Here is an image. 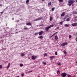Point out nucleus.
<instances>
[{
  "mask_svg": "<svg viewBox=\"0 0 77 77\" xmlns=\"http://www.w3.org/2000/svg\"><path fill=\"white\" fill-rule=\"evenodd\" d=\"M0 72H1L0 71Z\"/></svg>",
  "mask_w": 77,
  "mask_h": 77,
  "instance_id": "5fc2aeb1",
  "label": "nucleus"
},
{
  "mask_svg": "<svg viewBox=\"0 0 77 77\" xmlns=\"http://www.w3.org/2000/svg\"><path fill=\"white\" fill-rule=\"evenodd\" d=\"M49 29H50V28H49V26L45 28V30L46 31H48V30H49Z\"/></svg>",
  "mask_w": 77,
  "mask_h": 77,
  "instance_id": "0eeeda50",
  "label": "nucleus"
},
{
  "mask_svg": "<svg viewBox=\"0 0 77 77\" xmlns=\"http://www.w3.org/2000/svg\"><path fill=\"white\" fill-rule=\"evenodd\" d=\"M67 76L68 77H71V76L70 75H67Z\"/></svg>",
  "mask_w": 77,
  "mask_h": 77,
  "instance_id": "bb28decb",
  "label": "nucleus"
},
{
  "mask_svg": "<svg viewBox=\"0 0 77 77\" xmlns=\"http://www.w3.org/2000/svg\"><path fill=\"white\" fill-rule=\"evenodd\" d=\"M53 19V17H50V21H51Z\"/></svg>",
  "mask_w": 77,
  "mask_h": 77,
  "instance_id": "c85d7f7f",
  "label": "nucleus"
},
{
  "mask_svg": "<svg viewBox=\"0 0 77 77\" xmlns=\"http://www.w3.org/2000/svg\"><path fill=\"white\" fill-rule=\"evenodd\" d=\"M67 44H68V43L67 42H66L62 44L61 45V46H62V47H64L65 45H67Z\"/></svg>",
  "mask_w": 77,
  "mask_h": 77,
  "instance_id": "20e7f679",
  "label": "nucleus"
},
{
  "mask_svg": "<svg viewBox=\"0 0 77 77\" xmlns=\"http://www.w3.org/2000/svg\"><path fill=\"white\" fill-rule=\"evenodd\" d=\"M72 26H77V23H73L72 24Z\"/></svg>",
  "mask_w": 77,
  "mask_h": 77,
  "instance_id": "39448f33",
  "label": "nucleus"
},
{
  "mask_svg": "<svg viewBox=\"0 0 77 77\" xmlns=\"http://www.w3.org/2000/svg\"><path fill=\"white\" fill-rule=\"evenodd\" d=\"M57 74H60V71H59V69L57 70Z\"/></svg>",
  "mask_w": 77,
  "mask_h": 77,
  "instance_id": "aec40b11",
  "label": "nucleus"
},
{
  "mask_svg": "<svg viewBox=\"0 0 77 77\" xmlns=\"http://www.w3.org/2000/svg\"><path fill=\"white\" fill-rule=\"evenodd\" d=\"M44 33V31H41L40 32H39V35H42V34H43Z\"/></svg>",
  "mask_w": 77,
  "mask_h": 77,
  "instance_id": "423d86ee",
  "label": "nucleus"
},
{
  "mask_svg": "<svg viewBox=\"0 0 77 77\" xmlns=\"http://www.w3.org/2000/svg\"><path fill=\"white\" fill-rule=\"evenodd\" d=\"M51 5V2H50L49 3H48V5L49 6H50Z\"/></svg>",
  "mask_w": 77,
  "mask_h": 77,
  "instance_id": "5701e85b",
  "label": "nucleus"
},
{
  "mask_svg": "<svg viewBox=\"0 0 77 77\" xmlns=\"http://www.w3.org/2000/svg\"><path fill=\"white\" fill-rule=\"evenodd\" d=\"M36 57L35 56H32V59H35Z\"/></svg>",
  "mask_w": 77,
  "mask_h": 77,
  "instance_id": "1a4fd4ad",
  "label": "nucleus"
},
{
  "mask_svg": "<svg viewBox=\"0 0 77 77\" xmlns=\"http://www.w3.org/2000/svg\"><path fill=\"white\" fill-rule=\"evenodd\" d=\"M58 65H59V66H60L61 65V63H58Z\"/></svg>",
  "mask_w": 77,
  "mask_h": 77,
  "instance_id": "72a5a7b5",
  "label": "nucleus"
},
{
  "mask_svg": "<svg viewBox=\"0 0 77 77\" xmlns=\"http://www.w3.org/2000/svg\"><path fill=\"white\" fill-rule=\"evenodd\" d=\"M3 12H1V14H3Z\"/></svg>",
  "mask_w": 77,
  "mask_h": 77,
  "instance_id": "c03bdc74",
  "label": "nucleus"
},
{
  "mask_svg": "<svg viewBox=\"0 0 77 77\" xmlns=\"http://www.w3.org/2000/svg\"><path fill=\"white\" fill-rule=\"evenodd\" d=\"M42 0V1H44V0Z\"/></svg>",
  "mask_w": 77,
  "mask_h": 77,
  "instance_id": "8fccbe9b",
  "label": "nucleus"
},
{
  "mask_svg": "<svg viewBox=\"0 0 77 77\" xmlns=\"http://www.w3.org/2000/svg\"><path fill=\"white\" fill-rule=\"evenodd\" d=\"M66 18V17H65V18H64V20H65V18Z\"/></svg>",
  "mask_w": 77,
  "mask_h": 77,
  "instance_id": "de8ad7c7",
  "label": "nucleus"
},
{
  "mask_svg": "<svg viewBox=\"0 0 77 77\" xmlns=\"http://www.w3.org/2000/svg\"><path fill=\"white\" fill-rule=\"evenodd\" d=\"M21 56L22 57L24 56H25V54L24 53H22L21 54Z\"/></svg>",
  "mask_w": 77,
  "mask_h": 77,
  "instance_id": "6ab92c4d",
  "label": "nucleus"
},
{
  "mask_svg": "<svg viewBox=\"0 0 77 77\" xmlns=\"http://www.w3.org/2000/svg\"><path fill=\"white\" fill-rule=\"evenodd\" d=\"M66 75H67V74L65 72L61 74V76L63 77H66Z\"/></svg>",
  "mask_w": 77,
  "mask_h": 77,
  "instance_id": "7ed1b4c3",
  "label": "nucleus"
},
{
  "mask_svg": "<svg viewBox=\"0 0 77 77\" xmlns=\"http://www.w3.org/2000/svg\"><path fill=\"white\" fill-rule=\"evenodd\" d=\"M26 3H29V0H26Z\"/></svg>",
  "mask_w": 77,
  "mask_h": 77,
  "instance_id": "4be33fe9",
  "label": "nucleus"
},
{
  "mask_svg": "<svg viewBox=\"0 0 77 77\" xmlns=\"http://www.w3.org/2000/svg\"><path fill=\"white\" fill-rule=\"evenodd\" d=\"M54 58V56H52L51 57H50V59L51 60H53V59Z\"/></svg>",
  "mask_w": 77,
  "mask_h": 77,
  "instance_id": "9d476101",
  "label": "nucleus"
},
{
  "mask_svg": "<svg viewBox=\"0 0 77 77\" xmlns=\"http://www.w3.org/2000/svg\"><path fill=\"white\" fill-rule=\"evenodd\" d=\"M66 17H69V16H68V14L67 15H66Z\"/></svg>",
  "mask_w": 77,
  "mask_h": 77,
  "instance_id": "ea45409f",
  "label": "nucleus"
},
{
  "mask_svg": "<svg viewBox=\"0 0 77 77\" xmlns=\"http://www.w3.org/2000/svg\"><path fill=\"white\" fill-rule=\"evenodd\" d=\"M54 24H52V25H50L48 27H49L50 29V28H51V27H54Z\"/></svg>",
  "mask_w": 77,
  "mask_h": 77,
  "instance_id": "f8f14e48",
  "label": "nucleus"
},
{
  "mask_svg": "<svg viewBox=\"0 0 77 77\" xmlns=\"http://www.w3.org/2000/svg\"><path fill=\"white\" fill-rule=\"evenodd\" d=\"M69 39H71V38H72V36H71V35H69Z\"/></svg>",
  "mask_w": 77,
  "mask_h": 77,
  "instance_id": "393cba45",
  "label": "nucleus"
},
{
  "mask_svg": "<svg viewBox=\"0 0 77 77\" xmlns=\"http://www.w3.org/2000/svg\"><path fill=\"white\" fill-rule=\"evenodd\" d=\"M38 34V33H35L34 35H36Z\"/></svg>",
  "mask_w": 77,
  "mask_h": 77,
  "instance_id": "a19ab883",
  "label": "nucleus"
},
{
  "mask_svg": "<svg viewBox=\"0 0 77 77\" xmlns=\"http://www.w3.org/2000/svg\"><path fill=\"white\" fill-rule=\"evenodd\" d=\"M64 26H66V27H69V25L65 24V25H64Z\"/></svg>",
  "mask_w": 77,
  "mask_h": 77,
  "instance_id": "412c9836",
  "label": "nucleus"
},
{
  "mask_svg": "<svg viewBox=\"0 0 77 77\" xmlns=\"http://www.w3.org/2000/svg\"><path fill=\"white\" fill-rule=\"evenodd\" d=\"M66 21H70V19L69 18H68L66 20Z\"/></svg>",
  "mask_w": 77,
  "mask_h": 77,
  "instance_id": "a878e982",
  "label": "nucleus"
},
{
  "mask_svg": "<svg viewBox=\"0 0 77 77\" xmlns=\"http://www.w3.org/2000/svg\"><path fill=\"white\" fill-rule=\"evenodd\" d=\"M57 39H58V37H57V35H56L55 36V39L57 40Z\"/></svg>",
  "mask_w": 77,
  "mask_h": 77,
  "instance_id": "a211bd4d",
  "label": "nucleus"
},
{
  "mask_svg": "<svg viewBox=\"0 0 77 77\" xmlns=\"http://www.w3.org/2000/svg\"><path fill=\"white\" fill-rule=\"evenodd\" d=\"M59 29V27H57L56 28V29Z\"/></svg>",
  "mask_w": 77,
  "mask_h": 77,
  "instance_id": "c9c22d12",
  "label": "nucleus"
},
{
  "mask_svg": "<svg viewBox=\"0 0 77 77\" xmlns=\"http://www.w3.org/2000/svg\"><path fill=\"white\" fill-rule=\"evenodd\" d=\"M26 25H27V26H31V25H32V23L30 22H29L26 23Z\"/></svg>",
  "mask_w": 77,
  "mask_h": 77,
  "instance_id": "9b49d317",
  "label": "nucleus"
},
{
  "mask_svg": "<svg viewBox=\"0 0 77 77\" xmlns=\"http://www.w3.org/2000/svg\"><path fill=\"white\" fill-rule=\"evenodd\" d=\"M38 38H40V39H42V38H43V37H42V35H41V36L38 37Z\"/></svg>",
  "mask_w": 77,
  "mask_h": 77,
  "instance_id": "f3484780",
  "label": "nucleus"
},
{
  "mask_svg": "<svg viewBox=\"0 0 77 77\" xmlns=\"http://www.w3.org/2000/svg\"><path fill=\"white\" fill-rule=\"evenodd\" d=\"M55 55H57V52H55Z\"/></svg>",
  "mask_w": 77,
  "mask_h": 77,
  "instance_id": "79ce46f5",
  "label": "nucleus"
},
{
  "mask_svg": "<svg viewBox=\"0 0 77 77\" xmlns=\"http://www.w3.org/2000/svg\"><path fill=\"white\" fill-rule=\"evenodd\" d=\"M9 66H10V63L8 64V65L6 67L7 69H8L9 68Z\"/></svg>",
  "mask_w": 77,
  "mask_h": 77,
  "instance_id": "ddd939ff",
  "label": "nucleus"
},
{
  "mask_svg": "<svg viewBox=\"0 0 77 77\" xmlns=\"http://www.w3.org/2000/svg\"><path fill=\"white\" fill-rule=\"evenodd\" d=\"M21 75L22 77H24V73H22L21 74Z\"/></svg>",
  "mask_w": 77,
  "mask_h": 77,
  "instance_id": "c756f323",
  "label": "nucleus"
},
{
  "mask_svg": "<svg viewBox=\"0 0 77 77\" xmlns=\"http://www.w3.org/2000/svg\"><path fill=\"white\" fill-rule=\"evenodd\" d=\"M76 35H77V32L76 33Z\"/></svg>",
  "mask_w": 77,
  "mask_h": 77,
  "instance_id": "3c124183",
  "label": "nucleus"
},
{
  "mask_svg": "<svg viewBox=\"0 0 77 77\" xmlns=\"http://www.w3.org/2000/svg\"><path fill=\"white\" fill-rule=\"evenodd\" d=\"M44 56H47V54L45 53L44 54Z\"/></svg>",
  "mask_w": 77,
  "mask_h": 77,
  "instance_id": "473e14b6",
  "label": "nucleus"
},
{
  "mask_svg": "<svg viewBox=\"0 0 77 77\" xmlns=\"http://www.w3.org/2000/svg\"><path fill=\"white\" fill-rule=\"evenodd\" d=\"M66 13L65 12H63L61 15V17H63L65 15Z\"/></svg>",
  "mask_w": 77,
  "mask_h": 77,
  "instance_id": "6e6552de",
  "label": "nucleus"
},
{
  "mask_svg": "<svg viewBox=\"0 0 77 77\" xmlns=\"http://www.w3.org/2000/svg\"><path fill=\"white\" fill-rule=\"evenodd\" d=\"M32 71H32V70H31L30 71H28L27 72H26V74H27L28 73H30V72H32Z\"/></svg>",
  "mask_w": 77,
  "mask_h": 77,
  "instance_id": "2eb2a0df",
  "label": "nucleus"
},
{
  "mask_svg": "<svg viewBox=\"0 0 77 77\" xmlns=\"http://www.w3.org/2000/svg\"><path fill=\"white\" fill-rule=\"evenodd\" d=\"M76 63H77V61H76Z\"/></svg>",
  "mask_w": 77,
  "mask_h": 77,
  "instance_id": "603ef678",
  "label": "nucleus"
},
{
  "mask_svg": "<svg viewBox=\"0 0 77 77\" xmlns=\"http://www.w3.org/2000/svg\"><path fill=\"white\" fill-rule=\"evenodd\" d=\"M43 64H44V65H46V64H47L46 62H43Z\"/></svg>",
  "mask_w": 77,
  "mask_h": 77,
  "instance_id": "b1692460",
  "label": "nucleus"
},
{
  "mask_svg": "<svg viewBox=\"0 0 77 77\" xmlns=\"http://www.w3.org/2000/svg\"><path fill=\"white\" fill-rule=\"evenodd\" d=\"M0 68H2V66L1 65H0Z\"/></svg>",
  "mask_w": 77,
  "mask_h": 77,
  "instance_id": "4c0bfd02",
  "label": "nucleus"
},
{
  "mask_svg": "<svg viewBox=\"0 0 77 77\" xmlns=\"http://www.w3.org/2000/svg\"><path fill=\"white\" fill-rule=\"evenodd\" d=\"M38 77H41V76H38Z\"/></svg>",
  "mask_w": 77,
  "mask_h": 77,
  "instance_id": "09e8293b",
  "label": "nucleus"
},
{
  "mask_svg": "<svg viewBox=\"0 0 77 77\" xmlns=\"http://www.w3.org/2000/svg\"><path fill=\"white\" fill-rule=\"evenodd\" d=\"M55 8H53L52 9V12H53V11H54V10Z\"/></svg>",
  "mask_w": 77,
  "mask_h": 77,
  "instance_id": "cd10ccee",
  "label": "nucleus"
},
{
  "mask_svg": "<svg viewBox=\"0 0 77 77\" xmlns=\"http://www.w3.org/2000/svg\"><path fill=\"white\" fill-rule=\"evenodd\" d=\"M12 20H14V18H12Z\"/></svg>",
  "mask_w": 77,
  "mask_h": 77,
  "instance_id": "a18cd8bd",
  "label": "nucleus"
},
{
  "mask_svg": "<svg viewBox=\"0 0 77 77\" xmlns=\"http://www.w3.org/2000/svg\"><path fill=\"white\" fill-rule=\"evenodd\" d=\"M73 77H75V75H74L73 76Z\"/></svg>",
  "mask_w": 77,
  "mask_h": 77,
  "instance_id": "49530a36",
  "label": "nucleus"
},
{
  "mask_svg": "<svg viewBox=\"0 0 77 77\" xmlns=\"http://www.w3.org/2000/svg\"><path fill=\"white\" fill-rule=\"evenodd\" d=\"M24 29L26 30V29H27V27H26V26H24Z\"/></svg>",
  "mask_w": 77,
  "mask_h": 77,
  "instance_id": "7c9ffc66",
  "label": "nucleus"
},
{
  "mask_svg": "<svg viewBox=\"0 0 77 77\" xmlns=\"http://www.w3.org/2000/svg\"><path fill=\"white\" fill-rule=\"evenodd\" d=\"M68 2V5L70 6H71V5L74 3L75 2L73 0H69Z\"/></svg>",
  "mask_w": 77,
  "mask_h": 77,
  "instance_id": "f257e3e1",
  "label": "nucleus"
},
{
  "mask_svg": "<svg viewBox=\"0 0 77 77\" xmlns=\"http://www.w3.org/2000/svg\"><path fill=\"white\" fill-rule=\"evenodd\" d=\"M16 22H17V23H18V22H19V20H17Z\"/></svg>",
  "mask_w": 77,
  "mask_h": 77,
  "instance_id": "37998d69",
  "label": "nucleus"
},
{
  "mask_svg": "<svg viewBox=\"0 0 77 77\" xmlns=\"http://www.w3.org/2000/svg\"><path fill=\"white\" fill-rule=\"evenodd\" d=\"M60 24H61V25H62V22H61L60 23Z\"/></svg>",
  "mask_w": 77,
  "mask_h": 77,
  "instance_id": "58836bf2",
  "label": "nucleus"
},
{
  "mask_svg": "<svg viewBox=\"0 0 77 77\" xmlns=\"http://www.w3.org/2000/svg\"><path fill=\"white\" fill-rule=\"evenodd\" d=\"M74 14H77V12L76 11H75L74 12Z\"/></svg>",
  "mask_w": 77,
  "mask_h": 77,
  "instance_id": "e433bc0d",
  "label": "nucleus"
},
{
  "mask_svg": "<svg viewBox=\"0 0 77 77\" xmlns=\"http://www.w3.org/2000/svg\"><path fill=\"white\" fill-rule=\"evenodd\" d=\"M43 18L42 17H39L38 19H36L34 20V21H39L41 20H42Z\"/></svg>",
  "mask_w": 77,
  "mask_h": 77,
  "instance_id": "f03ea898",
  "label": "nucleus"
},
{
  "mask_svg": "<svg viewBox=\"0 0 77 77\" xmlns=\"http://www.w3.org/2000/svg\"><path fill=\"white\" fill-rule=\"evenodd\" d=\"M60 2H63V0H59Z\"/></svg>",
  "mask_w": 77,
  "mask_h": 77,
  "instance_id": "f704fd0d",
  "label": "nucleus"
},
{
  "mask_svg": "<svg viewBox=\"0 0 77 77\" xmlns=\"http://www.w3.org/2000/svg\"><path fill=\"white\" fill-rule=\"evenodd\" d=\"M63 52L65 54H67V52L66 51H64Z\"/></svg>",
  "mask_w": 77,
  "mask_h": 77,
  "instance_id": "dca6fc26",
  "label": "nucleus"
},
{
  "mask_svg": "<svg viewBox=\"0 0 77 77\" xmlns=\"http://www.w3.org/2000/svg\"><path fill=\"white\" fill-rule=\"evenodd\" d=\"M57 33H58V32H57L55 33L54 34H53L51 36V37H53V36H54V35H56V34H57Z\"/></svg>",
  "mask_w": 77,
  "mask_h": 77,
  "instance_id": "4468645a",
  "label": "nucleus"
},
{
  "mask_svg": "<svg viewBox=\"0 0 77 77\" xmlns=\"http://www.w3.org/2000/svg\"><path fill=\"white\" fill-rule=\"evenodd\" d=\"M76 2H77V0H76Z\"/></svg>",
  "mask_w": 77,
  "mask_h": 77,
  "instance_id": "864d4df0",
  "label": "nucleus"
},
{
  "mask_svg": "<svg viewBox=\"0 0 77 77\" xmlns=\"http://www.w3.org/2000/svg\"><path fill=\"white\" fill-rule=\"evenodd\" d=\"M20 66H23V64H20Z\"/></svg>",
  "mask_w": 77,
  "mask_h": 77,
  "instance_id": "2f4dec72",
  "label": "nucleus"
}]
</instances>
